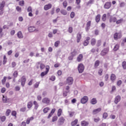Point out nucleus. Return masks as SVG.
<instances>
[{"instance_id": "nucleus-1", "label": "nucleus", "mask_w": 126, "mask_h": 126, "mask_svg": "<svg viewBox=\"0 0 126 126\" xmlns=\"http://www.w3.org/2000/svg\"><path fill=\"white\" fill-rule=\"evenodd\" d=\"M122 38V33L121 32H116L114 34V39L116 41H117L118 39H121Z\"/></svg>"}, {"instance_id": "nucleus-2", "label": "nucleus", "mask_w": 126, "mask_h": 126, "mask_svg": "<svg viewBox=\"0 0 126 126\" xmlns=\"http://www.w3.org/2000/svg\"><path fill=\"white\" fill-rule=\"evenodd\" d=\"M42 103L43 104H46V105H49L50 104V102H51V99L48 97H44L42 100Z\"/></svg>"}, {"instance_id": "nucleus-3", "label": "nucleus", "mask_w": 126, "mask_h": 126, "mask_svg": "<svg viewBox=\"0 0 126 126\" xmlns=\"http://www.w3.org/2000/svg\"><path fill=\"white\" fill-rule=\"evenodd\" d=\"M88 102V96H84L81 99V103L82 104H86Z\"/></svg>"}, {"instance_id": "nucleus-4", "label": "nucleus", "mask_w": 126, "mask_h": 126, "mask_svg": "<svg viewBox=\"0 0 126 126\" xmlns=\"http://www.w3.org/2000/svg\"><path fill=\"white\" fill-rule=\"evenodd\" d=\"M78 70L79 73H82V72H83V70H84V65L81 63L79 64L78 66Z\"/></svg>"}, {"instance_id": "nucleus-5", "label": "nucleus", "mask_w": 126, "mask_h": 126, "mask_svg": "<svg viewBox=\"0 0 126 126\" xmlns=\"http://www.w3.org/2000/svg\"><path fill=\"white\" fill-rule=\"evenodd\" d=\"M65 121V119L63 117H61L58 120V126H63V124H64Z\"/></svg>"}, {"instance_id": "nucleus-6", "label": "nucleus", "mask_w": 126, "mask_h": 126, "mask_svg": "<svg viewBox=\"0 0 126 126\" xmlns=\"http://www.w3.org/2000/svg\"><path fill=\"white\" fill-rule=\"evenodd\" d=\"M66 82L68 85H71L73 83V78L72 77L67 78Z\"/></svg>"}, {"instance_id": "nucleus-7", "label": "nucleus", "mask_w": 126, "mask_h": 126, "mask_svg": "<svg viewBox=\"0 0 126 126\" xmlns=\"http://www.w3.org/2000/svg\"><path fill=\"white\" fill-rule=\"evenodd\" d=\"M112 5V3L111 2H107L104 5V7L105 9H109Z\"/></svg>"}, {"instance_id": "nucleus-8", "label": "nucleus", "mask_w": 126, "mask_h": 126, "mask_svg": "<svg viewBox=\"0 0 126 126\" xmlns=\"http://www.w3.org/2000/svg\"><path fill=\"white\" fill-rule=\"evenodd\" d=\"M37 65L36 66V68H39V64H40V68L41 70H43L45 68V64L42 63H40V62H38L37 63Z\"/></svg>"}, {"instance_id": "nucleus-9", "label": "nucleus", "mask_w": 126, "mask_h": 126, "mask_svg": "<svg viewBox=\"0 0 126 126\" xmlns=\"http://www.w3.org/2000/svg\"><path fill=\"white\" fill-rule=\"evenodd\" d=\"M108 52L109 49L108 48H105L101 52L100 55L101 56H106Z\"/></svg>"}, {"instance_id": "nucleus-10", "label": "nucleus", "mask_w": 126, "mask_h": 126, "mask_svg": "<svg viewBox=\"0 0 126 126\" xmlns=\"http://www.w3.org/2000/svg\"><path fill=\"white\" fill-rule=\"evenodd\" d=\"M21 85L24 87V85H25V82H26V78H25V76H23L22 77L21 79Z\"/></svg>"}, {"instance_id": "nucleus-11", "label": "nucleus", "mask_w": 126, "mask_h": 126, "mask_svg": "<svg viewBox=\"0 0 126 126\" xmlns=\"http://www.w3.org/2000/svg\"><path fill=\"white\" fill-rule=\"evenodd\" d=\"M44 10H49L50 8H52V4L49 3L47 5H45L44 7Z\"/></svg>"}, {"instance_id": "nucleus-12", "label": "nucleus", "mask_w": 126, "mask_h": 126, "mask_svg": "<svg viewBox=\"0 0 126 126\" xmlns=\"http://www.w3.org/2000/svg\"><path fill=\"white\" fill-rule=\"evenodd\" d=\"M101 108H98L97 109H94L93 111V115H96V114H98V113H99V112H101Z\"/></svg>"}, {"instance_id": "nucleus-13", "label": "nucleus", "mask_w": 126, "mask_h": 126, "mask_svg": "<svg viewBox=\"0 0 126 126\" xmlns=\"http://www.w3.org/2000/svg\"><path fill=\"white\" fill-rule=\"evenodd\" d=\"M2 101L3 103H8V102H9V99L7 98V96L2 95Z\"/></svg>"}, {"instance_id": "nucleus-14", "label": "nucleus", "mask_w": 126, "mask_h": 126, "mask_svg": "<svg viewBox=\"0 0 126 126\" xmlns=\"http://www.w3.org/2000/svg\"><path fill=\"white\" fill-rule=\"evenodd\" d=\"M117 21V18L115 17H112L111 16L109 18V22L110 23H112V22H116Z\"/></svg>"}, {"instance_id": "nucleus-15", "label": "nucleus", "mask_w": 126, "mask_h": 126, "mask_svg": "<svg viewBox=\"0 0 126 126\" xmlns=\"http://www.w3.org/2000/svg\"><path fill=\"white\" fill-rule=\"evenodd\" d=\"M83 60V55L82 54H80L77 58V61L79 63H80Z\"/></svg>"}, {"instance_id": "nucleus-16", "label": "nucleus", "mask_w": 126, "mask_h": 126, "mask_svg": "<svg viewBox=\"0 0 126 126\" xmlns=\"http://www.w3.org/2000/svg\"><path fill=\"white\" fill-rule=\"evenodd\" d=\"M17 36L19 39H22L23 38V34H22L21 31H19L17 32Z\"/></svg>"}, {"instance_id": "nucleus-17", "label": "nucleus", "mask_w": 126, "mask_h": 126, "mask_svg": "<svg viewBox=\"0 0 126 126\" xmlns=\"http://www.w3.org/2000/svg\"><path fill=\"white\" fill-rule=\"evenodd\" d=\"M90 40V37H87L86 39L84 42V46H87L89 44V40Z\"/></svg>"}, {"instance_id": "nucleus-18", "label": "nucleus", "mask_w": 126, "mask_h": 126, "mask_svg": "<svg viewBox=\"0 0 126 126\" xmlns=\"http://www.w3.org/2000/svg\"><path fill=\"white\" fill-rule=\"evenodd\" d=\"M29 32H34V31H38V30H36V28L34 27H30L28 28Z\"/></svg>"}, {"instance_id": "nucleus-19", "label": "nucleus", "mask_w": 126, "mask_h": 126, "mask_svg": "<svg viewBox=\"0 0 126 126\" xmlns=\"http://www.w3.org/2000/svg\"><path fill=\"white\" fill-rule=\"evenodd\" d=\"M120 101H121V96L117 95L115 97V99L114 102L115 103V104H118V102H120Z\"/></svg>"}, {"instance_id": "nucleus-20", "label": "nucleus", "mask_w": 126, "mask_h": 126, "mask_svg": "<svg viewBox=\"0 0 126 126\" xmlns=\"http://www.w3.org/2000/svg\"><path fill=\"white\" fill-rule=\"evenodd\" d=\"M81 40V34L80 33H78L77 34V42L79 43Z\"/></svg>"}, {"instance_id": "nucleus-21", "label": "nucleus", "mask_w": 126, "mask_h": 126, "mask_svg": "<svg viewBox=\"0 0 126 126\" xmlns=\"http://www.w3.org/2000/svg\"><path fill=\"white\" fill-rule=\"evenodd\" d=\"M81 125L82 126H88L89 125V123L88 122L83 121L81 122Z\"/></svg>"}, {"instance_id": "nucleus-22", "label": "nucleus", "mask_w": 126, "mask_h": 126, "mask_svg": "<svg viewBox=\"0 0 126 126\" xmlns=\"http://www.w3.org/2000/svg\"><path fill=\"white\" fill-rule=\"evenodd\" d=\"M56 112V109L55 108H53L52 111H51L50 113L48 115L47 119H50L52 116H53V114Z\"/></svg>"}, {"instance_id": "nucleus-23", "label": "nucleus", "mask_w": 126, "mask_h": 126, "mask_svg": "<svg viewBox=\"0 0 126 126\" xmlns=\"http://www.w3.org/2000/svg\"><path fill=\"white\" fill-rule=\"evenodd\" d=\"M34 120V117H31L30 118H28L27 120V125H29L30 124V122L33 121Z\"/></svg>"}, {"instance_id": "nucleus-24", "label": "nucleus", "mask_w": 126, "mask_h": 126, "mask_svg": "<svg viewBox=\"0 0 126 126\" xmlns=\"http://www.w3.org/2000/svg\"><path fill=\"white\" fill-rule=\"evenodd\" d=\"M91 104H92V105H95V104H97V100L96 99V98H94L92 99V100H91Z\"/></svg>"}, {"instance_id": "nucleus-25", "label": "nucleus", "mask_w": 126, "mask_h": 126, "mask_svg": "<svg viewBox=\"0 0 126 126\" xmlns=\"http://www.w3.org/2000/svg\"><path fill=\"white\" fill-rule=\"evenodd\" d=\"M91 44L92 46H95V44H96V39L92 38L91 41Z\"/></svg>"}, {"instance_id": "nucleus-26", "label": "nucleus", "mask_w": 126, "mask_h": 126, "mask_svg": "<svg viewBox=\"0 0 126 126\" xmlns=\"http://www.w3.org/2000/svg\"><path fill=\"white\" fill-rule=\"evenodd\" d=\"M99 64H100V61L99 60H97L96 61H95L94 65L95 68H97V67L99 66Z\"/></svg>"}, {"instance_id": "nucleus-27", "label": "nucleus", "mask_w": 126, "mask_h": 126, "mask_svg": "<svg viewBox=\"0 0 126 126\" xmlns=\"http://www.w3.org/2000/svg\"><path fill=\"white\" fill-rule=\"evenodd\" d=\"M101 18V15H100V14H98L96 17H95V21L96 22H97V23H98V22H99V21H100V19Z\"/></svg>"}, {"instance_id": "nucleus-28", "label": "nucleus", "mask_w": 126, "mask_h": 126, "mask_svg": "<svg viewBox=\"0 0 126 126\" xmlns=\"http://www.w3.org/2000/svg\"><path fill=\"white\" fill-rule=\"evenodd\" d=\"M62 113H63V110L62 109H59L58 111L57 116L58 117H61L62 116Z\"/></svg>"}, {"instance_id": "nucleus-29", "label": "nucleus", "mask_w": 126, "mask_h": 126, "mask_svg": "<svg viewBox=\"0 0 126 126\" xmlns=\"http://www.w3.org/2000/svg\"><path fill=\"white\" fill-rule=\"evenodd\" d=\"M33 104L35 105L34 109L37 110L38 109V107H39V104H38V102L36 101H33Z\"/></svg>"}, {"instance_id": "nucleus-30", "label": "nucleus", "mask_w": 126, "mask_h": 126, "mask_svg": "<svg viewBox=\"0 0 126 126\" xmlns=\"http://www.w3.org/2000/svg\"><path fill=\"white\" fill-rule=\"evenodd\" d=\"M120 48V45L119 44H116L114 47V49H113V50L115 51V52L118 51V50H119Z\"/></svg>"}, {"instance_id": "nucleus-31", "label": "nucleus", "mask_w": 126, "mask_h": 126, "mask_svg": "<svg viewBox=\"0 0 126 126\" xmlns=\"http://www.w3.org/2000/svg\"><path fill=\"white\" fill-rule=\"evenodd\" d=\"M60 12L62 13V14H63V15H66V14H67V12H66L64 9H62L60 11Z\"/></svg>"}, {"instance_id": "nucleus-32", "label": "nucleus", "mask_w": 126, "mask_h": 126, "mask_svg": "<svg viewBox=\"0 0 126 126\" xmlns=\"http://www.w3.org/2000/svg\"><path fill=\"white\" fill-rule=\"evenodd\" d=\"M78 122V120L77 119L75 120L73 122L71 123V126H75L76 125H77V122Z\"/></svg>"}, {"instance_id": "nucleus-33", "label": "nucleus", "mask_w": 126, "mask_h": 126, "mask_svg": "<svg viewBox=\"0 0 126 126\" xmlns=\"http://www.w3.org/2000/svg\"><path fill=\"white\" fill-rule=\"evenodd\" d=\"M5 5V2H4V1H2L0 4V9H3V8L4 7Z\"/></svg>"}, {"instance_id": "nucleus-34", "label": "nucleus", "mask_w": 126, "mask_h": 126, "mask_svg": "<svg viewBox=\"0 0 126 126\" xmlns=\"http://www.w3.org/2000/svg\"><path fill=\"white\" fill-rule=\"evenodd\" d=\"M6 78L7 77L4 76L3 78L2 79L1 83L3 85H4V84H5V82L6 81Z\"/></svg>"}, {"instance_id": "nucleus-35", "label": "nucleus", "mask_w": 126, "mask_h": 126, "mask_svg": "<svg viewBox=\"0 0 126 126\" xmlns=\"http://www.w3.org/2000/svg\"><path fill=\"white\" fill-rule=\"evenodd\" d=\"M49 111H50V108H49V107L45 108L43 109V113H44L45 114H47V113H48V112H49Z\"/></svg>"}, {"instance_id": "nucleus-36", "label": "nucleus", "mask_w": 126, "mask_h": 126, "mask_svg": "<svg viewBox=\"0 0 126 126\" xmlns=\"http://www.w3.org/2000/svg\"><path fill=\"white\" fill-rule=\"evenodd\" d=\"M115 79H116V75L112 74L111 75V80H112V81H114Z\"/></svg>"}, {"instance_id": "nucleus-37", "label": "nucleus", "mask_w": 126, "mask_h": 126, "mask_svg": "<svg viewBox=\"0 0 126 126\" xmlns=\"http://www.w3.org/2000/svg\"><path fill=\"white\" fill-rule=\"evenodd\" d=\"M106 19H107V15H106V14H104L103 15L102 17V20L103 21H106Z\"/></svg>"}, {"instance_id": "nucleus-38", "label": "nucleus", "mask_w": 126, "mask_h": 126, "mask_svg": "<svg viewBox=\"0 0 126 126\" xmlns=\"http://www.w3.org/2000/svg\"><path fill=\"white\" fill-rule=\"evenodd\" d=\"M122 67L123 68V69H126V62L124 61L122 63Z\"/></svg>"}, {"instance_id": "nucleus-39", "label": "nucleus", "mask_w": 126, "mask_h": 126, "mask_svg": "<svg viewBox=\"0 0 126 126\" xmlns=\"http://www.w3.org/2000/svg\"><path fill=\"white\" fill-rule=\"evenodd\" d=\"M47 74H48V73H47V72H42L41 73L40 76H41V77H44V76H45V75H47Z\"/></svg>"}, {"instance_id": "nucleus-40", "label": "nucleus", "mask_w": 126, "mask_h": 126, "mask_svg": "<svg viewBox=\"0 0 126 126\" xmlns=\"http://www.w3.org/2000/svg\"><path fill=\"white\" fill-rule=\"evenodd\" d=\"M123 21H124L123 19H121L120 20H118L116 21V24H121V23H122V22H123Z\"/></svg>"}, {"instance_id": "nucleus-41", "label": "nucleus", "mask_w": 126, "mask_h": 126, "mask_svg": "<svg viewBox=\"0 0 126 126\" xmlns=\"http://www.w3.org/2000/svg\"><path fill=\"white\" fill-rule=\"evenodd\" d=\"M6 62H7L6 56L4 55L3 56V64H5V63H6Z\"/></svg>"}, {"instance_id": "nucleus-42", "label": "nucleus", "mask_w": 126, "mask_h": 126, "mask_svg": "<svg viewBox=\"0 0 126 126\" xmlns=\"http://www.w3.org/2000/svg\"><path fill=\"white\" fill-rule=\"evenodd\" d=\"M58 121V116H54L52 118V122L54 123V122H57Z\"/></svg>"}, {"instance_id": "nucleus-43", "label": "nucleus", "mask_w": 126, "mask_h": 126, "mask_svg": "<svg viewBox=\"0 0 126 126\" xmlns=\"http://www.w3.org/2000/svg\"><path fill=\"white\" fill-rule=\"evenodd\" d=\"M76 55H77V52L75 50L71 53V56H72L73 57H75Z\"/></svg>"}, {"instance_id": "nucleus-44", "label": "nucleus", "mask_w": 126, "mask_h": 126, "mask_svg": "<svg viewBox=\"0 0 126 126\" xmlns=\"http://www.w3.org/2000/svg\"><path fill=\"white\" fill-rule=\"evenodd\" d=\"M0 119L1 121V122H3L6 119V117H5V116H2V117H0Z\"/></svg>"}, {"instance_id": "nucleus-45", "label": "nucleus", "mask_w": 126, "mask_h": 126, "mask_svg": "<svg viewBox=\"0 0 126 126\" xmlns=\"http://www.w3.org/2000/svg\"><path fill=\"white\" fill-rule=\"evenodd\" d=\"M73 31V29L72 28V27H69L68 29V32H69V33H71Z\"/></svg>"}, {"instance_id": "nucleus-46", "label": "nucleus", "mask_w": 126, "mask_h": 126, "mask_svg": "<svg viewBox=\"0 0 126 126\" xmlns=\"http://www.w3.org/2000/svg\"><path fill=\"white\" fill-rule=\"evenodd\" d=\"M10 109H8L7 110V111H6V116H7V117H8V116H9V114H10Z\"/></svg>"}, {"instance_id": "nucleus-47", "label": "nucleus", "mask_w": 126, "mask_h": 126, "mask_svg": "<svg viewBox=\"0 0 126 126\" xmlns=\"http://www.w3.org/2000/svg\"><path fill=\"white\" fill-rule=\"evenodd\" d=\"M50 80H51L52 81H55V80H56V77H55V76H52L50 78Z\"/></svg>"}, {"instance_id": "nucleus-48", "label": "nucleus", "mask_w": 126, "mask_h": 126, "mask_svg": "<svg viewBox=\"0 0 126 126\" xmlns=\"http://www.w3.org/2000/svg\"><path fill=\"white\" fill-rule=\"evenodd\" d=\"M101 40H98L96 44L97 47H100V46H101Z\"/></svg>"}, {"instance_id": "nucleus-49", "label": "nucleus", "mask_w": 126, "mask_h": 126, "mask_svg": "<svg viewBox=\"0 0 126 126\" xmlns=\"http://www.w3.org/2000/svg\"><path fill=\"white\" fill-rule=\"evenodd\" d=\"M32 107V102H30L28 103V109H30V108Z\"/></svg>"}, {"instance_id": "nucleus-50", "label": "nucleus", "mask_w": 126, "mask_h": 126, "mask_svg": "<svg viewBox=\"0 0 126 126\" xmlns=\"http://www.w3.org/2000/svg\"><path fill=\"white\" fill-rule=\"evenodd\" d=\"M75 16V13H74V12H72L70 13V16L71 18H73L74 17V16Z\"/></svg>"}, {"instance_id": "nucleus-51", "label": "nucleus", "mask_w": 126, "mask_h": 126, "mask_svg": "<svg viewBox=\"0 0 126 126\" xmlns=\"http://www.w3.org/2000/svg\"><path fill=\"white\" fill-rule=\"evenodd\" d=\"M107 117H108V113H107L106 112L103 113V119H106Z\"/></svg>"}, {"instance_id": "nucleus-52", "label": "nucleus", "mask_w": 126, "mask_h": 126, "mask_svg": "<svg viewBox=\"0 0 126 126\" xmlns=\"http://www.w3.org/2000/svg\"><path fill=\"white\" fill-rule=\"evenodd\" d=\"M17 75H18V73L17 72V71H15L13 73V76L15 78L17 77Z\"/></svg>"}, {"instance_id": "nucleus-53", "label": "nucleus", "mask_w": 126, "mask_h": 126, "mask_svg": "<svg viewBox=\"0 0 126 126\" xmlns=\"http://www.w3.org/2000/svg\"><path fill=\"white\" fill-rule=\"evenodd\" d=\"M40 84V82H36L35 84H34V87L35 88H38V87H39V85Z\"/></svg>"}, {"instance_id": "nucleus-54", "label": "nucleus", "mask_w": 126, "mask_h": 126, "mask_svg": "<svg viewBox=\"0 0 126 126\" xmlns=\"http://www.w3.org/2000/svg\"><path fill=\"white\" fill-rule=\"evenodd\" d=\"M19 5L21 6H23L24 5V0H22L19 2Z\"/></svg>"}, {"instance_id": "nucleus-55", "label": "nucleus", "mask_w": 126, "mask_h": 126, "mask_svg": "<svg viewBox=\"0 0 126 126\" xmlns=\"http://www.w3.org/2000/svg\"><path fill=\"white\" fill-rule=\"evenodd\" d=\"M125 5H126V3H125L124 2H122L120 4V7H124Z\"/></svg>"}, {"instance_id": "nucleus-56", "label": "nucleus", "mask_w": 126, "mask_h": 126, "mask_svg": "<svg viewBox=\"0 0 126 126\" xmlns=\"http://www.w3.org/2000/svg\"><path fill=\"white\" fill-rule=\"evenodd\" d=\"M59 45H60V41H57L56 42H55L54 46L55 47H58V46H59Z\"/></svg>"}, {"instance_id": "nucleus-57", "label": "nucleus", "mask_w": 126, "mask_h": 126, "mask_svg": "<svg viewBox=\"0 0 126 126\" xmlns=\"http://www.w3.org/2000/svg\"><path fill=\"white\" fill-rule=\"evenodd\" d=\"M15 91H19L20 90V87L18 86H17L15 87Z\"/></svg>"}, {"instance_id": "nucleus-58", "label": "nucleus", "mask_w": 126, "mask_h": 126, "mask_svg": "<svg viewBox=\"0 0 126 126\" xmlns=\"http://www.w3.org/2000/svg\"><path fill=\"white\" fill-rule=\"evenodd\" d=\"M37 99L38 101H41L42 100V96L41 95H37Z\"/></svg>"}, {"instance_id": "nucleus-59", "label": "nucleus", "mask_w": 126, "mask_h": 126, "mask_svg": "<svg viewBox=\"0 0 126 126\" xmlns=\"http://www.w3.org/2000/svg\"><path fill=\"white\" fill-rule=\"evenodd\" d=\"M20 112H25L26 111V107H23L20 109Z\"/></svg>"}, {"instance_id": "nucleus-60", "label": "nucleus", "mask_w": 126, "mask_h": 126, "mask_svg": "<svg viewBox=\"0 0 126 126\" xmlns=\"http://www.w3.org/2000/svg\"><path fill=\"white\" fill-rule=\"evenodd\" d=\"M16 9L19 12H21V7L19 6H17Z\"/></svg>"}, {"instance_id": "nucleus-61", "label": "nucleus", "mask_w": 126, "mask_h": 126, "mask_svg": "<svg viewBox=\"0 0 126 126\" xmlns=\"http://www.w3.org/2000/svg\"><path fill=\"white\" fill-rule=\"evenodd\" d=\"M46 71H45L46 72L48 73L49 72V71L50 70V66L49 65H47L46 67Z\"/></svg>"}, {"instance_id": "nucleus-62", "label": "nucleus", "mask_w": 126, "mask_h": 126, "mask_svg": "<svg viewBox=\"0 0 126 126\" xmlns=\"http://www.w3.org/2000/svg\"><path fill=\"white\" fill-rule=\"evenodd\" d=\"M12 116H13L14 117H16V111H14L12 112L11 113Z\"/></svg>"}, {"instance_id": "nucleus-63", "label": "nucleus", "mask_w": 126, "mask_h": 126, "mask_svg": "<svg viewBox=\"0 0 126 126\" xmlns=\"http://www.w3.org/2000/svg\"><path fill=\"white\" fill-rule=\"evenodd\" d=\"M122 80H119L118 82H117V85L118 86H120V85H122Z\"/></svg>"}, {"instance_id": "nucleus-64", "label": "nucleus", "mask_w": 126, "mask_h": 126, "mask_svg": "<svg viewBox=\"0 0 126 126\" xmlns=\"http://www.w3.org/2000/svg\"><path fill=\"white\" fill-rule=\"evenodd\" d=\"M103 72V69H100L99 70H98V74L99 75H102V73Z\"/></svg>"}]
</instances>
